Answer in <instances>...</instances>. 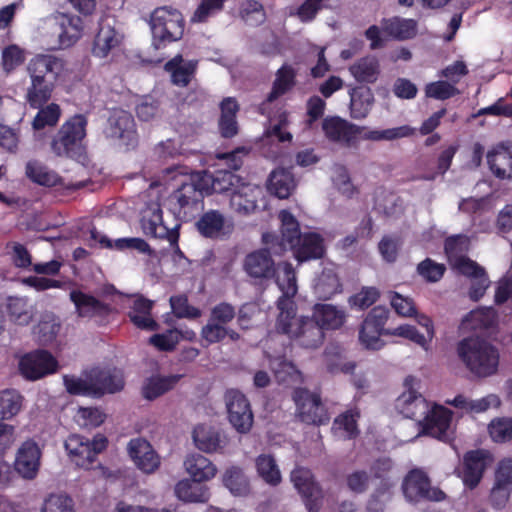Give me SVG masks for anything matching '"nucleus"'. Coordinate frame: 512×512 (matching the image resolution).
Here are the masks:
<instances>
[{
  "instance_id": "f257e3e1",
  "label": "nucleus",
  "mask_w": 512,
  "mask_h": 512,
  "mask_svg": "<svg viewBox=\"0 0 512 512\" xmlns=\"http://www.w3.org/2000/svg\"><path fill=\"white\" fill-rule=\"evenodd\" d=\"M63 69V61L50 54H38L27 65L30 84L25 101L30 108H40L48 103L55 89V81Z\"/></svg>"
},
{
  "instance_id": "f03ea898",
  "label": "nucleus",
  "mask_w": 512,
  "mask_h": 512,
  "mask_svg": "<svg viewBox=\"0 0 512 512\" xmlns=\"http://www.w3.org/2000/svg\"><path fill=\"white\" fill-rule=\"evenodd\" d=\"M276 330L286 335L295 345L305 349L319 348L325 338V333L313 317L297 316L294 301L283 300L279 303Z\"/></svg>"
},
{
  "instance_id": "7ed1b4c3",
  "label": "nucleus",
  "mask_w": 512,
  "mask_h": 512,
  "mask_svg": "<svg viewBox=\"0 0 512 512\" xmlns=\"http://www.w3.org/2000/svg\"><path fill=\"white\" fill-rule=\"evenodd\" d=\"M456 352L471 374L486 378L496 374L500 354L487 339L480 336H468L457 343Z\"/></svg>"
},
{
  "instance_id": "20e7f679",
  "label": "nucleus",
  "mask_w": 512,
  "mask_h": 512,
  "mask_svg": "<svg viewBox=\"0 0 512 512\" xmlns=\"http://www.w3.org/2000/svg\"><path fill=\"white\" fill-rule=\"evenodd\" d=\"M88 119L83 114H75L66 119L52 136L50 151L60 158L79 159L84 155V139Z\"/></svg>"
},
{
  "instance_id": "39448f33",
  "label": "nucleus",
  "mask_w": 512,
  "mask_h": 512,
  "mask_svg": "<svg viewBox=\"0 0 512 512\" xmlns=\"http://www.w3.org/2000/svg\"><path fill=\"white\" fill-rule=\"evenodd\" d=\"M205 186L198 174L190 182H184L170 196L171 212L177 220L190 222L204 208Z\"/></svg>"
},
{
  "instance_id": "423d86ee",
  "label": "nucleus",
  "mask_w": 512,
  "mask_h": 512,
  "mask_svg": "<svg viewBox=\"0 0 512 512\" xmlns=\"http://www.w3.org/2000/svg\"><path fill=\"white\" fill-rule=\"evenodd\" d=\"M184 26L183 16L177 9L166 6L156 8L150 17L155 47L159 49L165 47L167 43L181 39Z\"/></svg>"
},
{
  "instance_id": "0eeeda50",
  "label": "nucleus",
  "mask_w": 512,
  "mask_h": 512,
  "mask_svg": "<svg viewBox=\"0 0 512 512\" xmlns=\"http://www.w3.org/2000/svg\"><path fill=\"white\" fill-rule=\"evenodd\" d=\"M401 490L405 500L410 504L423 502H441L446 494L431 484L428 474L419 468L411 469L404 477Z\"/></svg>"
},
{
  "instance_id": "6e6552de",
  "label": "nucleus",
  "mask_w": 512,
  "mask_h": 512,
  "mask_svg": "<svg viewBox=\"0 0 512 512\" xmlns=\"http://www.w3.org/2000/svg\"><path fill=\"white\" fill-rule=\"evenodd\" d=\"M104 135L120 147L133 150L138 146L139 135L134 117L123 109H114L104 127Z\"/></svg>"
},
{
  "instance_id": "1a4fd4ad",
  "label": "nucleus",
  "mask_w": 512,
  "mask_h": 512,
  "mask_svg": "<svg viewBox=\"0 0 512 512\" xmlns=\"http://www.w3.org/2000/svg\"><path fill=\"white\" fill-rule=\"evenodd\" d=\"M390 316L388 308L378 305L373 307L359 327V341L367 349L379 350L384 346L382 336H390L392 329L386 328Z\"/></svg>"
},
{
  "instance_id": "9d476101",
  "label": "nucleus",
  "mask_w": 512,
  "mask_h": 512,
  "mask_svg": "<svg viewBox=\"0 0 512 512\" xmlns=\"http://www.w3.org/2000/svg\"><path fill=\"white\" fill-rule=\"evenodd\" d=\"M64 446L77 466L89 468L98 454L107 448L108 439L101 433L96 434L92 440L79 434H72L66 439Z\"/></svg>"
},
{
  "instance_id": "9b49d317",
  "label": "nucleus",
  "mask_w": 512,
  "mask_h": 512,
  "mask_svg": "<svg viewBox=\"0 0 512 512\" xmlns=\"http://www.w3.org/2000/svg\"><path fill=\"white\" fill-rule=\"evenodd\" d=\"M290 480L301 496L307 511L319 512L323 504L324 493L313 472L308 468L297 466L291 471Z\"/></svg>"
},
{
  "instance_id": "f8f14e48",
  "label": "nucleus",
  "mask_w": 512,
  "mask_h": 512,
  "mask_svg": "<svg viewBox=\"0 0 512 512\" xmlns=\"http://www.w3.org/2000/svg\"><path fill=\"white\" fill-rule=\"evenodd\" d=\"M69 298L79 318L94 320L100 326L108 324L111 315L115 312L111 304L81 290H72Z\"/></svg>"
},
{
  "instance_id": "ddd939ff",
  "label": "nucleus",
  "mask_w": 512,
  "mask_h": 512,
  "mask_svg": "<svg viewBox=\"0 0 512 512\" xmlns=\"http://www.w3.org/2000/svg\"><path fill=\"white\" fill-rule=\"evenodd\" d=\"M293 400L302 422L314 425H325L329 422V413L319 394L312 393L306 388H296L293 392Z\"/></svg>"
},
{
  "instance_id": "4468645a",
  "label": "nucleus",
  "mask_w": 512,
  "mask_h": 512,
  "mask_svg": "<svg viewBox=\"0 0 512 512\" xmlns=\"http://www.w3.org/2000/svg\"><path fill=\"white\" fill-rule=\"evenodd\" d=\"M194 227L198 234L209 240L219 241L228 239L233 230L232 221L220 210L209 209L199 213Z\"/></svg>"
},
{
  "instance_id": "2eb2a0df",
  "label": "nucleus",
  "mask_w": 512,
  "mask_h": 512,
  "mask_svg": "<svg viewBox=\"0 0 512 512\" xmlns=\"http://www.w3.org/2000/svg\"><path fill=\"white\" fill-rule=\"evenodd\" d=\"M278 218L281 222L280 233L281 236L271 233H265L262 236V240L266 245H270L276 253L283 252L293 247V245L299 243V239L303 233L300 230V223L296 217L288 210H281L278 214Z\"/></svg>"
},
{
  "instance_id": "dca6fc26",
  "label": "nucleus",
  "mask_w": 512,
  "mask_h": 512,
  "mask_svg": "<svg viewBox=\"0 0 512 512\" xmlns=\"http://www.w3.org/2000/svg\"><path fill=\"white\" fill-rule=\"evenodd\" d=\"M228 420L233 428L240 434L248 433L253 425L254 417L250 403L246 396L236 389L225 393Z\"/></svg>"
},
{
  "instance_id": "f3484780",
  "label": "nucleus",
  "mask_w": 512,
  "mask_h": 512,
  "mask_svg": "<svg viewBox=\"0 0 512 512\" xmlns=\"http://www.w3.org/2000/svg\"><path fill=\"white\" fill-rule=\"evenodd\" d=\"M453 412L442 406L434 405L427 415L420 421V432L423 435L434 437L443 442L453 440V431L451 430Z\"/></svg>"
},
{
  "instance_id": "a211bd4d",
  "label": "nucleus",
  "mask_w": 512,
  "mask_h": 512,
  "mask_svg": "<svg viewBox=\"0 0 512 512\" xmlns=\"http://www.w3.org/2000/svg\"><path fill=\"white\" fill-rule=\"evenodd\" d=\"M57 368V360L46 350L30 352L19 361V370L23 377L33 381L55 373Z\"/></svg>"
},
{
  "instance_id": "6ab92c4d",
  "label": "nucleus",
  "mask_w": 512,
  "mask_h": 512,
  "mask_svg": "<svg viewBox=\"0 0 512 512\" xmlns=\"http://www.w3.org/2000/svg\"><path fill=\"white\" fill-rule=\"evenodd\" d=\"M115 22V19L108 16L100 19L91 47L94 57L106 58L122 43L123 35L115 28Z\"/></svg>"
},
{
  "instance_id": "aec40b11",
  "label": "nucleus",
  "mask_w": 512,
  "mask_h": 512,
  "mask_svg": "<svg viewBox=\"0 0 512 512\" xmlns=\"http://www.w3.org/2000/svg\"><path fill=\"white\" fill-rule=\"evenodd\" d=\"M489 458V452L484 449L470 450L464 454L459 476L465 487L474 489L478 486L487 468Z\"/></svg>"
},
{
  "instance_id": "412c9836",
  "label": "nucleus",
  "mask_w": 512,
  "mask_h": 512,
  "mask_svg": "<svg viewBox=\"0 0 512 512\" xmlns=\"http://www.w3.org/2000/svg\"><path fill=\"white\" fill-rule=\"evenodd\" d=\"M141 227L145 235L158 239H166L172 247L176 248L177 253L182 254L178 246L180 224L177 223L174 227L168 228L163 223L162 210L160 208L151 210L149 215H143Z\"/></svg>"
},
{
  "instance_id": "4be33fe9",
  "label": "nucleus",
  "mask_w": 512,
  "mask_h": 512,
  "mask_svg": "<svg viewBox=\"0 0 512 512\" xmlns=\"http://www.w3.org/2000/svg\"><path fill=\"white\" fill-rule=\"evenodd\" d=\"M512 491V459L499 462L495 471V481L489 500L493 508L502 509L506 506Z\"/></svg>"
},
{
  "instance_id": "5701e85b",
  "label": "nucleus",
  "mask_w": 512,
  "mask_h": 512,
  "mask_svg": "<svg viewBox=\"0 0 512 512\" xmlns=\"http://www.w3.org/2000/svg\"><path fill=\"white\" fill-rule=\"evenodd\" d=\"M89 379L95 397L119 392L125 385L122 372L116 368L94 367L89 371Z\"/></svg>"
},
{
  "instance_id": "b1692460",
  "label": "nucleus",
  "mask_w": 512,
  "mask_h": 512,
  "mask_svg": "<svg viewBox=\"0 0 512 512\" xmlns=\"http://www.w3.org/2000/svg\"><path fill=\"white\" fill-rule=\"evenodd\" d=\"M243 268L247 275L254 279L270 280L276 275L275 262L267 248H261L247 254Z\"/></svg>"
},
{
  "instance_id": "393cba45",
  "label": "nucleus",
  "mask_w": 512,
  "mask_h": 512,
  "mask_svg": "<svg viewBox=\"0 0 512 512\" xmlns=\"http://www.w3.org/2000/svg\"><path fill=\"white\" fill-rule=\"evenodd\" d=\"M198 176L202 185L205 186L207 195L211 193L227 194L231 198L232 192H235L238 185L243 183L239 176L227 170H218L214 173L203 172Z\"/></svg>"
},
{
  "instance_id": "a878e982",
  "label": "nucleus",
  "mask_w": 512,
  "mask_h": 512,
  "mask_svg": "<svg viewBox=\"0 0 512 512\" xmlns=\"http://www.w3.org/2000/svg\"><path fill=\"white\" fill-rule=\"evenodd\" d=\"M41 450L34 440H26L18 449L14 467L25 479H34L40 467Z\"/></svg>"
},
{
  "instance_id": "bb28decb",
  "label": "nucleus",
  "mask_w": 512,
  "mask_h": 512,
  "mask_svg": "<svg viewBox=\"0 0 512 512\" xmlns=\"http://www.w3.org/2000/svg\"><path fill=\"white\" fill-rule=\"evenodd\" d=\"M297 71L290 64H283L275 73L271 91L259 105V112L265 114L266 107L278 98L290 92L297 83Z\"/></svg>"
},
{
  "instance_id": "cd10ccee",
  "label": "nucleus",
  "mask_w": 512,
  "mask_h": 512,
  "mask_svg": "<svg viewBox=\"0 0 512 512\" xmlns=\"http://www.w3.org/2000/svg\"><path fill=\"white\" fill-rule=\"evenodd\" d=\"M291 251L299 263L321 259L326 252L324 238L317 232H305Z\"/></svg>"
},
{
  "instance_id": "c85d7f7f",
  "label": "nucleus",
  "mask_w": 512,
  "mask_h": 512,
  "mask_svg": "<svg viewBox=\"0 0 512 512\" xmlns=\"http://www.w3.org/2000/svg\"><path fill=\"white\" fill-rule=\"evenodd\" d=\"M395 406L405 418L415 420L418 424L430 411L427 400L411 388L397 398Z\"/></svg>"
},
{
  "instance_id": "c756f323",
  "label": "nucleus",
  "mask_w": 512,
  "mask_h": 512,
  "mask_svg": "<svg viewBox=\"0 0 512 512\" xmlns=\"http://www.w3.org/2000/svg\"><path fill=\"white\" fill-rule=\"evenodd\" d=\"M196 447L206 453L222 452L228 444L227 436L215 427L199 424L193 430Z\"/></svg>"
},
{
  "instance_id": "7c9ffc66",
  "label": "nucleus",
  "mask_w": 512,
  "mask_h": 512,
  "mask_svg": "<svg viewBox=\"0 0 512 512\" xmlns=\"http://www.w3.org/2000/svg\"><path fill=\"white\" fill-rule=\"evenodd\" d=\"M128 451L136 466L145 473H153L160 465L159 456L151 444L142 438L131 439Z\"/></svg>"
},
{
  "instance_id": "2f4dec72",
  "label": "nucleus",
  "mask_w": 512,
  "mask_h": 512,
  "mask_svg": "<svg viewBox=\"0 0 512 512\" xmlns=\"http://www.w3.org/2000/svg\"><path fill=\"white\" fill-rule=\"evenodd\" d=\"M322 130L330 141L350 144L362 129L338 116H333L323 120Z\"/></svg>"
},
{
  "instance_id": "473e14b6",
  "label": "nucleus",
  "mask_w": 512,
  "mask_h": 512,
  "mask_svg": "<svg viewBox=\"0 0 512 512\" xmlns=\"http://www.w3.org/2000/svg\"><path fill=\"white\" fill-rule=\"evenodd\" d=\"M261 195L262 189L259 186L243 182L231 194V208L240 214H250L256 210Z\"/></svg>"
},
{
  "instance_id": "72a5a7b5",
  "label": "nucleus",
  "mask_w": 512,
  "mask_h": 512,
  "mask_svg": "<svg viewBox=\"0 0 512 512\" xmlns=\"http://www.w3.org/2000/svg\"><path fill=\"white\" fill-rule=\"evenodd\" d=\"M312 317L324 332L340 329L346 322L347 314L344 309L335 305L317 303L313 306Z\"/></svg>"
},
{
  "instance_id": "f704fd0d",
  "label": "nucleus",
  "mask_w": 512,
  "mask_h": 512,
  "mask_svg": "<svg viewBox=\"0 0 512 512\" xmlns=\"http://www.w3.org/2000/svg\"><path fill=\"white\" fill-rule=\"evenodd\" d=\"M197 67V60L185 61L181 54L175 55L164 66L171 76V82L178 87H187L190 84L196 74Z\"/></svg>"
},
{
  "instance_id": "c9c22d12",
  "label": "nucleus",
  "mask_w": 512,
  "mask_h": 512,
  "mask_svg": "<svg viewBox=\"0 0 512 512\" xmlns=\"http://www.w3.org/2000/svg\"><path fill=\"white\" fill-rule=\"evenodd\" d=\"M487 163L492 174L501 180L512 178V150L498 144L487 153Z\"/></svg>"
},
{
  "instance_id": "e433bc0d",
  "label": "nucleus",
  "mask_w": 512,
  "mask_h": 512,
  "mask_svg": "<svg viewBox=\"0 0 512 512\" xmlns=\"http://www.w3.org/2000/svg\"><path fill=\"white\" fill-rule=\"evenodd\" d=\"M154 302L143 296L137 297L128 312L130 321L141 330L156 331L158 323L152 317Z\"/></svg>"
},
{
  "instance_id": "4c0bfd02",
  "label": "nucleus",
  "mask_w": 512,
  "mask_h": 512,
  "mask_svg": "<svg viewBox=\"0 0 512 512\" xmlns=\"http://www.w3.org/2000/svg\"><path fill=\"white\" fill-rule=\"evenodd\" d=\"M343 289L339 275L333 267H325L316 277L313 291L317 299L329 300Z\"/></svg>"
},
{
  "instance_id": "58836bf2",
  "label": "nucleus",
  "mask_w": 512,
  "mask_h": 512,
  "mask_svg": "<svg viewBox=\"0 0 512 512\" xmlns=\"http://www.w3.org/2000/svg\"><path fill=\"white\" fill-rule=\"evenodd\" d=\"M25 175L33 183L44 187H55L62 184V178L39 160H29L25 165Z\"/></svg>"
},
{
  "instance_id": "ea45409f",
  "label": "nucleus",
  "mask_w": 512,
  "mask_h": 512,
  "mask_svg": "<svg viewBox=\"0 0 512 512\" xmlns=\"http://www.w3.org/2000/svg\"><path fill=\"white\" fill-rule=\"evenodd\" d=\"M267 187L271 194L286 199L296 187L294 175L289 169L277 168L271 172Z\"/></svg>"
},
{
  "instance_id": "a19ab883",
  "label": "nucleus",
  "mask_w": 512,
  "mask_h": 512,
  "mask_svg": "<svg viewBox=\"0 0 512 512\" xmlns=\"http://www.w3.org/2000/svg\"><path fill=\"white\" fill-rule=\"evenodd\" d=\"M181 377V375L151 376L142 386V396L146 400L153 401L172 390Z\"/></svg>"
},
{
  "instance_id": "79ce46f5",
  "label": "nucleus",
  "mask_w": 512,
  "mask_h": 512,
  "mask_svg": "<svg viewBox=\"0 0 512 512\" xmlns=\"http://www.w3.org/2000/svg\"><path fill=\"white\" fill-rule=\"evenodd\" d=\"M176 496L184 502L205 503L210 498V493L206 485L201 481L184 479L175 486Z\"/></svg>"
},
{
  "instance_id": "37998d69",
  "label": "nucleus",
  "mask_w": 512,
  "mask_h": 512,
  "mask_svg": "<svg viewBox=\"0 0 512 512\" xmlns=\"http://www.w3.org/2000/svg\"><path fill=\"white\" fill-rule=\"evenodd\" d=\"M383 31L397 40H409L417 34V22L413 19L393 17L382 21Z\"/></svg>"
},
{
  "instance_id": "c03bdc74",
  "label": "nucleus",
  "mask_w": 512,
  "mask_h": 512,
  "mask_svg": "<svg viewBox=\"0 0 512 512\" xmlns=\"http://www.w3.org/2000/svg\"><path fill=\"white\" fill-rule=\"evenodd\" d=\"M187 472L194 480L201 482L210 480L216 474L215 465L201 454H192L184 462Z\"/></svg>"
},
{
  "instance_id": "a18cd8bd",
  "label": "nucleus",
  "mask_w": 512,
  "mask_h": 512,
  "mask_svg": "<svg viewBox=\"0 0 512 512\" xmlns=\"http://www.w3.org/2000/svg\"><path fill=\"white\" fill-rule=\"evenodd\" d=\"M350 73L358 82L374 83L379 75V62L375 57H363L349 68Z\"/></svg>"
},
{
  "instance_id": "49530a36",
  "label": "nucleus",
  "mask_w": 512,
  "mask_h": 512,
  "mask_svg": "<svg viewBox=\"0 0 512 512\" xmlns=\"http://www.w3.org/2000/svg\"><path fill=\"white\" fill-rule=\"evenodd\" d=\"M38 112L34 116L31 126L35 132L45 128L55 127L62 115V110L57 103H50L37 108Z\"/></svg>"
},
{
  "instance_id": "de8ad7c7",
  "label": "nucleus",
  "mask_w": 512,
  "mask_h": 512,
  "mask_svg": "<svg viewBox=\"0 0 512 512\" xmlns=\"http://www.w3.org/2000/svg\"><path fill=\"white\" fill-rule=\"evenodd\" d=\"M276 283L283 293L277 301V308L279 309V303L281 301H293L292 298L298 291L296 272L291 263L284 262L282 264L281 275L276 278Z\"/></svg>"
},
{
  "instance_id": "09e8293b",
  "label": "nucleus",
  "mask_w": 512,
  "mask_h": 512,
  "mask_svg": "<svg viewBox=\"0 0 512 512\" xmlns=\"http://www.w3.org/2000/svg\"><path fill=\"white\" fill-rule=\"evenodd\" d=\"M359 418L360 411L358 408L348 409L334 419L332 429L335 431H343L344 437L347 439H354L360 433L358 429Z\"/></svg>"
},
{
  "instance_id": "8fccbe9b",
  "label": "nucleus",
  "mask_w": 512,
  "mask_h": 512,
  "mask_svg": "<svg viewBox=\"0 0 512 512\" xmlns=\"http://www.w3.org/2000/svg\"><path fill=\"white\" fill-rule=\"evenodd\" d=\"M201 337L207 345H211L223 341L226 337L232 341H238L240 334L227 326L208 320L201 329Z\"/></svg>"
},
{
  "instance_id": "3c124183",
  "label": "nucleus",
  "mask_w": 512,
  "mask_h": 512,
  "mask_svg": "<svg viewBox=\"0 0 512 512\" xmlns=\"http://www.w3.org/2000/svg\"><path fill=\"white\" fill-rule=\"evenodd\" d=\"M83 23L80 17H70L66 23H62L58 34L59 49L73 46L82 36Z\"/></svg>"
},
{
  "instance_id": "603ef678",
  "label": "nucleus",
  "mask_w": 512,
  "mask_h": 512,
  "mask_svg": "<svg viewBox=\"0 0 512 512\" xmlns=\"http://www.w3.org/2000/svg\"><path fill=\"white\" fill-rule=\"evenodd\" d=\"M361 138L370 141H392L400 138L409 137L414 134L415 129L409 125H402L399 127L388 128L384 130H367L361 128Z\"/></svg>"
},
{
  "instance_id": "864d4df0",
  "label": "nucleus",
  "mask_w": 512,
  "mask_h": 512,
  "mask_svg": "<svg viewBox=\"0 0 512 512\" xmlns=\"http://www.w3.org/2000/svg\"><path fill=\"white\" fill-rule=\"evenodd\" d=\"M22 395L14 389L0 392V418L9 420L18 414L22 407Z\"/></svg>"
},
{
  "instance_id": "5fc2aeb1",
  "label": "nucleus",
  "mask_w": 512,
  "mask_h": 512,
  "mask_svg": "<svg viewBox=\"0 0 512 512\" xmlns=\"http://www.w3.org/2000/svg\"><path fill=\"white\" fill-rule=\"evenodd\" d=\"M256 469L266 483L276 486L281 482L280 470L271 455H259L256 459Z\"/></svg>"
},
{
  "instance_id": "6e6d98bb",
  "label": "nucleus",
  "mask_w": 512,
  "mask_h": 512,
  "mask_svg": "<svg viewBox=\"0 0 512 512\" xmlns=\"http://www.w3.org/2000/svg\"><path fill=\"white\" fill-rule=\"evenodd\" d=\"M381 293L377 287L363 286L359 292L349 296L347 302L351 309L363 311L374 305Z\"/></svg>"
},
{
  "instance_id": "4d7b16f0",
  "label": "nucleus",
  "mask_w": 512,
  "mask_h": 512,
  "mask_svg": "<svg viewBox=\"0 0 512 512\" xmlns=\"http://www.w3.org/2000/svg\"><path fill=\"white\" fill-rule=\"evenodd\" d=\"M223 483L235 496H244L250 491L249 482L243 471L238 467H231L226 470Z\"/></svg>"
},
{
  "instance_id": "13d9d810",
  "label": "nucleus",
  "mask_w": 512,
  "mask_h": 512,
  "mask_svg": "<svg viewBox=\"0 0 512 512\" xmlns=\"http://www.w3.org/2000/svg\"><path fill=\"white\" fill-rule=\"evenodd\" d=\"M469 248L470 238L464 234L449 236L444 241V252L450 264L465 257Z\"/></svg>"
},
{
  "instance_id": "bf43d9fd",
  "label": "nucleus",
  "mask_w": 512,
  "mask_h": 512,
  "mask_svg": "<svg viewBox=\"0 0 512 512\" xmlns=\"http://www.w3.org/2000/svg\"><path fill=\"white\" fill-rule=\"evenodd\" d=\"M393 461L390 458H379L371 466V473L374 478L380 479L378 493H387L393 486L391 472L393 470Z\"/></svg>"
},
{
  "instance_id": "052dcab7",
  "label": "nucleus",
  "mask_w": 512,
  "mask_h": 512,
  "mask_svg": "<svg viewBox=\"0 0 512 512\" xmlns=\"http://www.w3.org/2000/svg\"><path fill=\"white\" fill-rule=\"evenodd\" d=\"M6 309L10 320L19 325H27L32 318L28 309L27 300L24 298L15 296L8 297Z\"/></svg>"
},
{
  "instance_id": "680f3d73",
  "label": "nucleus",
  "mask_w": 512,
  "mask_h": 512,
  "mask_svg": "<svg viewBox=\"0 0 512 512\" xmlns=\"http://www.w3.org/2000/svg\"><path fill=\"white\" fill-rule=\"evenodd\" d=\"M240 16L245 23L255 26L266 20L264 7L257 0H245L240 7Z\"/></svg>"
},
{
  "instance_id": "e2e57ef3",
  "label": "nucleus",
  "mask_w": 512,
  "mask_h": 512,
  "mask_svg": "<svg viewBox=\"0 0 512 512\" xmlns=\"http://www.w3.org/2000/svg\"><path fill=\"white\" fill-rule=\"evenodd\" d=\"M488 430L490 437L494 442H508L512 440V418H496L491 421Z\"/></svg>"
},
{
  "instance_id": "0e129e2a",
  "label": "nucleus",
  "mask_w": 512,
  "mask_h": 512,
  "mask_svg": "<svg viewBox=\"0 0 512 512\" xmlns=\"http://www.w3.org/2000/svg\"><path fill=\"white\" fill-rule=\"evenodd\" d=\"M25 61V52L16 44H10L2 50L1 65L6 73L14 71Z\"/></svg>"
},
{
  "instance_id": "69168bd1",
  "label": "nucleus",
  "mask_w": 512,
  "mask_h": 512,
  "mask_svg": "<svg viewBox=\"0 0 512 512\" xmlns=\"http://www.w3.org/2000/svg\"><path fill=\"white\" fill-rule=\"evenodd\" d=\"M446 267L444 264H440L426 258L417 265V273L426 281L430 283L438 282L444 276Z\"/></svg>"
},
{
  "instance_id": "338daca9",
  "label": "nucleus",
  "mask_w": 512,
  "mask_h": 512,
  "mask_svg": "<svg viewBox=\"0 0 512 512\" xmlns=\"http://www.w3.org/2000/svg\"><path fill=\"white\" fill-rule=\"evenodd\" d=\"M170 306L177 318L195 319L201 316L200 309L191 306L188 297L184 294L171 296Z\"/></svg>"
},
{
  "instance_id": "774afa93",
  "label": "nucleus",
  "mask_w": 512,
  "mask_h": 512,
  "mask_svg": "<svg viewBox=\"0 0 512 512\" xmlns=\"http://www.w3.org/2000/svg\"><path fill=\"white\" fill-rule=\"evenodd\" d=\"M60 328V323L54 317H46L38 323L35 333L42 344H49L56 339Z\"/></svg>"
}]
</instances>
